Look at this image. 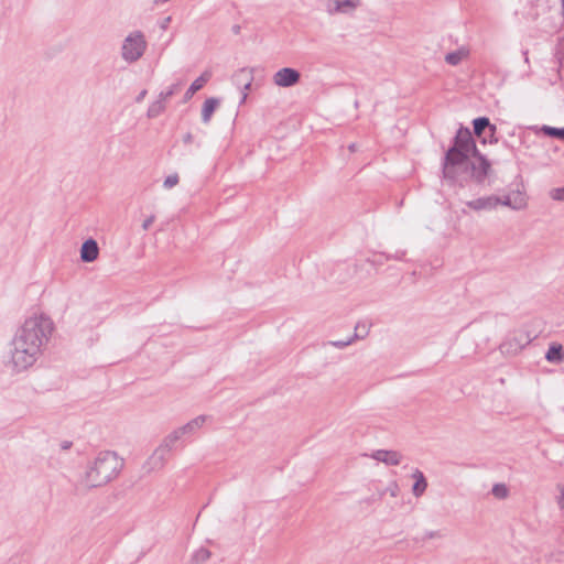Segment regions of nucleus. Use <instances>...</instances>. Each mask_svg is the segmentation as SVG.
I'll list each match as a JSON object with an SVG mask.
<instances>
[{
  "instance_id": "1",
  "label": "nucleus",
  "mask_w": 564,
  "mask_h": 564,
  "mask_svg": "<svg viewBox=\"0 0 564 564\" xmlns=\"http://www.w3.org/2000/svg\"><path fill=\"white\" fill-rule=\"evenodd\" d=\"M53 329L52 319L43 314L24 321L12 339L11 362L15 370H26L36 362Z\"/></svg>"
},
{
  "instance_id": "2",
  "label": "nucleus",
  "mask_w": 564,
  "mask_h": 564,
  "mask_svg": "<svg viewBox=\"0 0 564 564\" xmlns=\"http://www.w3.org/2000/svg\"><path fill=\"white\" fill-rule=\"evenodd\" d=\"M478 149L468 128L460 127L454 138L452 147L446 151L442 162L443 177L451 182L459 181V169L471 155H478Z\"/></svg>"
},
{
  "instance_id": "3",
  "label": "nucleus",
  "mask_w": 564,
  "mask_h": 564,
  "mask_svg": "<svg viewBox=\"0 0 564 564\" xmlns=\"http://www.w3.org/2000/svg\"><path fill=\"white\" fill-rule=\"evenodd\" d=\"M123 467V460L111 451L100 452L93 462L87 465L86 471L77 486L89 490L107 485L113 480Z\"/></svg>"
},
{
  "instance_id": "4",
  "label": "nucleus",
  "mask_w": 564,
  "mask_h": 564,
  "mask_svg": "<svg viewBox=\"0 0 564 564\" xmlns=\"http://www.w3.org/2000/svg\"><path fill=\"white\" fill-rule=\"evenodd\" d=\"M491 164L485 155L478 152V155H471L467 162L459 169V174L466 172L477 184H482L490 174Z\"/></svg>"
},
{
  "instance_id": "5",
  "label": "nucleus",
  "mask_w": 564,
  "mask_h": 564,
  "mask_svg": "<svg viewBox=\"0 0 564 564\" xmlns=\"http://www.w3.org/2000/svg\"><path fill=\"white\" fill-rule=\"evenodd\" d=\"M531 341L525 332H514L510 334L500 345L499 350L505 356H516Z\"/></svg>"
},
{
  "instance_id": "6",
  "label": "nucleus",
  "mask_w": 564,
  "mask_h": 564,
  "mask_svg": "<svg viewBox=\"0 0 564 564\" xmlns=\"http://www.w3.org/2000/svg\"><path fill=\"white\" fill-rule=\"evenodd\" d=\"M145 47L144 37H126L122 44V57L128 63L135 62L143 55Z\"/></svg>"
},
{
  "instance_id": "7",
  "label": "nucleus",
  "mask_w": 564,
  "mask_h": 564,
  "mask_svg": "<svg viewBox=\"0 0 564 564\" xmlns=\"http://www.w3.org/2000/svg\"><path fill=\"white\" fill-rule=\"evenodd\" d=\"M300 78L301 75L296 69L284 67L274 74L273 82L280 87H291L297 84Z\"/></svg>"
},
{
  "instance_id": "8",
  "label": "nucleus",
  "mask_w": 564,
  "mask_h": 564,
  "mask_svg": "<svg viewBox=\"0 0 564 564\" xmlns=\"http://www.w3.org/2000/svg\"><path fill=\"white\" fill-rule=\"evenodd\" d=\"M234 84L243 90L241 102H245L247 99V90L250 88L253 82L252 69L243 67L237 70L232 76Z\"/></svg>"
},
{
  "instance_id": "9",
  "label": "nucleus",
  "mask_w": 564,
  "mask_h": 564,
  "mask_svg": "<svg viewBox=\"0 0 564 564\" xmlns=\"http://www.w3.org/2000/svg\"><path fill=\"white\" fill-rule=\"evenodd\" d=\"M360 4V0H326V11L329 14L349 13Z\"/></svg>"
},
{
  "instance_id": "10",
  "label": "nucleus",
  "mask_w": 564,
  "mask_h": 564,
  "mask_svg": "<svg viewBox=\"0 0 564 564\" xmlns=\"http://www.w3.org/2000/svg\"><path fill=\"white\" fill-rule=\"evenodd\" d=\"M169 459V455L162 452V449H155L153 454L147 459L143 464V470L147 474L161 470L164 468L166 462Z\"/></svg>"
},
{
  "instance_id": "11",
  "label": "nucleus",
  "mask_w": 564,
  "mask_h": 564,
  "mask_svg": "<svg viewBox=\"0 0 564 564\" xmlns=\"http://www.w3.org/2000/svg\"><path fill=\"white\" fill-rule=\"evenodd\" d=\"M466 205L475 212L492 210L499 205V197L496 195L479 197L466 202Z\"/></svg>"
},
{
  "instance_id": "12",
  "label": "nucleus",
  "mask_w": 564,
  "mask_h": 564,
  "mask_svg": "<svg viewBox=\"0 0 564 564\" xmlns=\"http://www.w3.org/2000/svg\"><path fill=\"white\" fill-rule=\"evenodd\" d=\"M99 247L95 239L89 238L85 240L80 247V260L83 262H94L98 259Z\"/></svg>"
},
{
  "instance_id": "13",
  "label": "nucleus",
  "mask_w": 564,
  "mask_h": 564,
  "mask_svg": "<svg viewBox=\"0 0 564 564\" xmlns=\"http://www.w3.org/2000/svg\"><path fill=\"white\" fill-rule=\"evenodd\" d=\"M371 457L388 466H398L401 463L402 455L397 451L378 449L372 453Z\"/></svg>"
},
{
  "instance_id": "14",
  "label": "nucleus",
  "mask_w": 564,
  "mask_h": 564,
  "mask_svg": "<svg viewBox=\"0 0 564 564\" xmlns=\"http://www.w3.org/2000/svg\"><path fill=\"white\" fill-rule=\"evenodd\" d=\"M469 54H470L469 47L466 45H462L457 50L445 54L444 59L448 65L457 66L463 61L467 59L469 57Z\"/></svg>"
},
{
  "instance_id": "15",
  "label": "nucleus",
  "mask_w": 564,
  "mask_h": 564,
  "mask_svg": "<svg viewBox=\"0 0 564 564\" xmlns=\"http://www.w3.org/2000/svg\"><path fill=\"white\" fill-rule=\"evenodd\" d=\"M212 73L209 70H205L198 78H196L188 89L184 94V102H187L193 98V96L200 90L205 84L210 79Z\"/></svg>"
},
{
  "instance_id": "16",
  "label": "nucleus",
  "mask_w": 564,
  "mask_h": 564,
  "mask_svg": "<svg viewBox=\"0 0 564 564\" xmlns=\"http://www.w3.org/2000/svg\"><path fill=\"white\" fill-rule=\"evenodd\" d=\"M207 419V415H198L195 419L187 422L185 425L176 429V431L178 432L181 437L183 435L193 434L205 424Z\"/></svg>"
},
{
  "instance_id": "17",
  "label": "nucleus",
  "mask_w": 564,
  "mask_h": 564,
  "mask_svg": "<svg viewBox=\"0 0 564 564\" xmlns=\"http://www.w3.org/2000/svg\"><path fill=\"white\" fill-rule=\"evenodd\" d=\"M412 478L415 480L412 487V492L416 498H419L425 492L427 488V481L424 474L420 469H415L413 471Z\"/></svg>"
},
{
  "instance_id": "18",
  "label": "nucleus",
  "mask_w": 564,
  "mask_h": 564,
  "mask_svg": "<svg viewBox=\"0 0 564 564\" xmlns=\"http://www.w3.org/2000/svg\"><path fill=\"white\" fill-rule=\"evenodd\" d=\"M166 99L162 98V95L159 94L158 99L154 100L148 108L147 116L148 118H156L162 115L166 108Z\"/></svg>"
},
{
  "instance_id": "19",
  "label": "nucleus",
  "mask_w": 564,
  "mask_h": 564,
  "mask_svg": "<svg viewBox=\"0 0 564 564\" xmlns=\"http://www.w3.org/2000/svg\"><path fill=\"white\" fill-rule=\"evenodd\" d=\"M473 126H474V133L477 137H480L486 128H488L491 131V134H494L496 132V126L491 124L487 117L476 118L473 121Z\"/></svg>"
},
{
  "instance_id": "20",
  "label": "nucleus",
  "mask_w": 564,
  "mask_h": 564,
  "mask_svg": "<svg viewBox=\"0 0 564 564\" xmlns=\"http://www.w3.org/2000/svg\"><path fill=\"white\" fill-rule=\"evenodd\" d=\"M219 101L216 98H208L204 101L203 108H202V120L204 123H208L210 121V118L216 110Z\"/></svg>"
},
{
  "instance_id": "21",
  "label": "nucleus",
  "mask_w": 564,
  "mask_h": 564,
  "mask_svg": "<svg viewBox=\"0 0 564 564\" xmlns=\"http://www.w3.org/2000/svg\"><path fill=\"white\" fill-rule=\"evenodd\" d=\"M181 438L178 432L174 430L167 436L164 437L158 449H162L163 453L170 456V453L174 444Z\"/></svg>"
},
{
  "instance_id": "22",
  "label": "nucleus",
  "mask_w": 564,
  "mask_h": 564,
  "mask_svg": "<svg viewBox=\"0 0 564 564\" xmlns=\"http://www.w3.org/2000/svg\"><path fill=\"white\" fill-rule=\"evenodd\" d=\"M563 347L561 345H551L545 354V359L549 362H560L563 357Z\"/></svg>"
},
{
  "instance_id": "23",
  "label": "nucleus",
  "mask_w": 564,
  "mask_h": 564,
  "mask_svg": "<svg viewBox=\"0 0 564 564\" xmlns=\"http://www.w3.org/2000/svg\"><path fill=\"white\" fill-rule=\"evenodd\" d=\"M499 205L508 206L512 209H520L525 205V203L520 196L513 202L510 195H506L503 197H499Z\"/></svg>"
},
{
  "instance_id": "24",
  "label": "nucleus",
  "mask_w": 564,
  "mask_h": 564,
  "mask_svg": "<svg viewBox=\"0 0 564 564\" xmlns=\"http://www.w3.org/2000/svg\"><path fill=\"white\" fill-rule=\"evenodd\" d=\"M542 131L549 137L564 140V128L543 126Z\"/></svg>"
},
{
  "instance_id": "25",
  "label": "nucleus",
  "mask_w": 564,
  "mask_h": 564,
  "mask_svg": "<svg viewBox=\"0 0 564 564\" xmlns=\"http://www.w3.org/2000/svg\"><path fill=\"white\" fill-rule=\"evenodd\" d=\"M492 495L498 499H505L508 497L509 490L505 484H496L491 489Z\"/></svg>"
},
{
  "instance_id": "26",
  "label": "nucleus",
  "mask_w": 564,
  "mask_h": 564,
  "mask_svg": "<svg viewBox=\"0 0 564 564\" xmlns=\"http://www.w3.org/2000/svg\"><path fill=\"white\" fill-rule=\"evenodd\" d=\"M182 85H183L182 82L172 84L165 91L160 93L162 95V98H165L166 100H169L172 96H174L175 94H177L181 90Z\"/></svg>"
},
{
  "instance_id": "27",
  "label": "nucleus",
  "mask_w": 564,
  "mask_h": 564,
  "mask_svg": "<svg viewBox=\"0 0 564 564\" xmlns=\"http://www.w3.org/2000/svg\"><path fill=\"white\" fill-rule=\"evenodd\" d=\"M210 557V552L209 550L205 549V547H200L198 549L194 555H193V560L196 562V563H202V562H205L207 561L208 558Z\"/></svg>"
},
{
  "instance_id": "28",
  "label": "nucleus",
  "mask_w": 564,
  "mask_h": 564,
  "mask_svg": "<svg viewBox=\"0 0 564 564\" xmlns=\"http://www.w3.org/2000/svg\"><path fill=\"white\" fill-rule=\"evenodd\" d=\"M369 328L364 323H358L355 327L354 339L365 338L368 335Z\"/></svg>"
},
{
  "instance_id": "29",
  "label": "nucleus",
  "mask_w": 564,
  "mask_h": 564,
  "mask_svg": "<svg viewBox=\"0 0 564 564\" xmlns=\"http://www.w3.org/2000/svg\"><path fill=\"white\" fill-rule=\"evenodd\" d=\"M549 195L553 200L564 202V186L552 188Z\"/></svg>"
},
{
  "instance_id": "30",
  "label": "nucleus",
  "mask_w": 564,
  "mask_h": 564,
  "mask_svg": "<svg viewBox=\"0 0 564 564\" xmlns=\"http://www.w3.org/2000/svg\"><path fill=\"white\" fill-rule=\"evenodd\" d=\"M178 181H180V178H178V175L176 173L171 174V175L165 177L163 186L165 188L170 189V188L174 187L175 185H177Z\"/></svg>"
},
{
  "instance_id": "31",
  "label": "nucleus",
  "mask_w": 564,
  "mask_h": 564,
  "mask_svg": "<svg viewBox=\"0 0 564 564\" xmlns=\"http://www.w3.org/2000/svg\"><path fill=\"white\" fill-rule=\"evenodd\" d=\"M354 340L355 339L352 337H350L347 340H333V341H329V345H332L333 347L343 349V348L347 347L348 345H350Z\"/></svg>"
},
{
  "instance_id": "32",
  "label": "nucleus",
  "mask_w": 564,
  "mask_h": 564,
  "mask_svg": "<svg viewBox=\"0 0 564 564\" xmlns=\"http://www.w3.org/2000/svg\"><path fill=\"white\" fill-rule=\"evenodd\" d=\"M399 486L395 481H392L389 487L386 489V492H389L391 497H397L399 494Z\"/></svg>"
},
{
  "instance_id": "33",
  "label": "nucleus",
  "mask_w": 564,
  "mask_h": 564,
  "mask_svg": "<svg viewBox=\"0 0 564 564\" xmlns=\"http://www.w3.org/2000/svg\"><path fill=\"white\" fill-rule=\"evenodd\" d=\"M155 220V216L154 215H151L149 216L147 219H144V221L142 223V229L143 230H148L152 224L154 223Z\"/></svg>"
},
{
  "instance_id": "34",
  "label": "nucleus",
  "mask_w": 564,
  "mask_h": 564,
  "mask_svg": "<svg viewBox=\"0 0 564 564\" xmlns=\"http://www.w3.org/2000/svg\"><path fill=\"white\" fill-rule=\"evenodd\" d=\"M557 488L561 492L557 503H558L560 509L563 510L564 509V485H558Z\"/></svg>"
},
{
  "instance_id": "35",
  "label": "nucleus",
  "mask_w": 564,
  "mask_h": 564,
  "mask_svg": "<svg viewBox=\"0 0 564 564\" xmlns=\"http://www.w3.org/2000/svg\"><path fill=\"white\" fill-rule=\"evenodd\" d=\"M171 22V17L164 18L160 23V31L165 32L167 29L169 23Z\"/></svg>"
},
{
  "instance_id": "36",
  "label": "nucleus",
  "mask_w": 564,
  "mask_h": 564,
  "mask_svg": "<svg viewBox=\"0 0 564 564\" xmlns=\"http://www.w3.org/2000/svg\"><path fill=\"white\" fill-rule=\"evenodd\" d=\"M145 95H147V90H145V89H143V90H142L138 96H137V98H135L137 102L142 101V100H143V98L145 97Z\"/></svg>"
},
{
  "instance_id": "37",
  "label": "nucleus",
  "mask_w": 564,
  "mask_h": 564,
  "mask_svg": "<svg viewBox=\"0 0 564 564\" xmlns=\"http://www.w3.org/2000/svg\"><path fill=\"white\" fill-rule=\"evenodd\" d=\"M170 0H153V4L155 7H161L163 6L164 3L169 2Z\"/></svg>"
},
{
  "instance_id": "38",
  "label": "nucleus",
  "mask_w": 564,
  "mask_h": 564,
  "mask_svg": "<svg viewBox=\"0 0 564 564\" xmlns=\"http://www.w3.org/2000/svg\"><path fill=\"white\" fill-rule=\"evenodd\" d=\"M183 140L185 143H191L193 141V135L191 133H186Z\"/></svg>"
},
{
  "instance_id": "39",
  "label": "nucleus",
  "mask_w": 564,
  "mask_h": 564,
  "mask_svg": "<svg viewBox=\"0 0 564 564\" xmlns=\"http://www.w3.org/2000/svg\"><path fill=\"white\" fill-rule=\"evenodd\" d=\"M70 445H72L70 442L65 441V442L62 443V448L63 449H68L70 447Z\"/></svg>"
},
{
  "instance_id": "40",
  "label": "nucleus",
  "mask_w": 564,
  "mask_h": 564,
  "mask_svg": "<svg viewBox=\"0 0 564 564\" xmlns=\"http://www.w3.org/2000/svg\"><path fill=\"white\" fill-rule=\"evenodd\" d=\"M348 149H349L350 152H355L356 151V144L351 143Z\"/></svg>"
},
{
  "instance_id": "41",
  "label": "nucleus",
  "mask_w": 564,
  "mask_h": 564,
  "mask_svg": "<svg viewBox=\"0 0 564 564\" xmlns=\"http://www.w3.org/2000/svg\"><path fill=\"white\" fill-rule=\"evenodd\" d=\"M232 31H234L235 33H238V32L240 31V26H239V25H234V26H232Z\"/></svg>"
},
{
  "instance_id": "42",
  "label": "nucleus",
  "mask_w": 564,
  "mask_h": 564,
  "mask_svg": "<svg viewBox=\"0 0 564 564\" xmlns=\"http://www.w3.org/2000/svg\"><path fill=\"white\" fill-rule=\"evenodd\" d=\"M437 535L436 532H430L427 533V538L432 539V538H435Z\"/></svg>"
},
{
  "instance_id": "43",
  "label": "nucleus",
  "mask_w": 564,
  "mask_h": 564,
  "mask_svg": "<svg viewBox=\"0 0 564 564\" xmlns=\"http://www.w3.org/2000/svg\"><path fill=\"white\" fill-rule=\"evenodd\" d=\"M133 35L140 36L142 34L140 32H135Z\"/></svg>"
}]
</instances>
